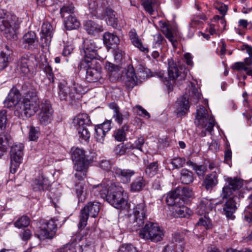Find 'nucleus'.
I'll return each instance as SVG.
<instances>
[{
  "label": "nucleus",
  "mask_w": 252,
  "mask_h": 252,
  "mask_svg": "<svg viewBox=\"0 0 252 252\" xmlns=\"http://www.w3.org/2000/svg\"><path fill=\"white\" fill-rule=\"evenodd\" d=\"M20 107L21 116L30 118L34 115L40 110L38 119L40 124L46 126L50 123L53 119V110L50 101L42 100L39 104L37 91L34 88H29L23 96Z\"/></svg>",
  "instance_id": "obj_1"
},
{
  "label": "nucleus",
  "mask_w": 252,
  "mask_h": 252,
  "mask_svg": "<svg viewBox=\"0 0 252 252\" xmlns=\"http://www.w3.org/2000/svg\"><path fill=\"white\" fill-rule=\"evenodd\" d=\"M21 22V20L16 15L0 9V30L4 32L7 39H14L17 37L16 32Z\"/></svg>",
  "instance_id": "obj_2"
},
{
  "label": "nucleus",
  "mask_w": 252,
  "mask_h": 252,
  "mask_svg": "<svg viewBox=\"0 0 252 252\" xmlns=\"http://www.w3.org/2000/svg\"><path fill=\"white\" fill-rule=\"evenodd\" d=\"M58 96L61 100L71 102L78 99L82 94L85 92L82 85L72 80L71 85L68 86L65 81L60 82L58 84Z\"/></svg>",
  "instance_id": "obj_3"
},
{
  "label": "nucleus",
  "mask_w": 252,
  "mask_h": 252,
  "mask_svg": "<svg viewBox=\"0 0 252 252\" xmlns=\"http://www.w3.org/2000/svg\"><path fill=\"white\" fill-rule=\"evenodd\" d=\"M133 205L132 214L133 221L132 223V231H137L143 225L148 214L147 206L143 197L136 196L132 200Z\"/></svg>",
  "instance_id": "obj_4"
},
{
  "label": "nucleus",
  "mask_w": 252,
  "mask_h": 252,
  "mask_svg": "<svg viewBox=\"0 0 252 252\" xmlns=\"http://www.w3.org/2000/svg\"><path fill=\"white\" fill-rule=\"evenodd\" d=\"M81 66L86 68V80L89 83H95L102 78V67L96 60L81 62Z\"/></svg>",
  "instance_id": "obj_5"
},
{
  "label": "nucleus",
  "mask_w": 252,
  "mask_h": 252,
  "mask_svg": "<svg viewBox=\"0 0 252 252\" xmlns=\"http://www.w3.org/2000/svg\"><path fill=\"white\" fill-rule=\"evenodd\" d=\"M139 235L142 239L157 242L162 239L163 232L157 223L147 221L144 227L140 230Z\"/></svg>",
  "instance_id": "obj_6"
},
{
  "label": "nucleus",
  "mask_w": 252,
  "mask_h": 252,
  "mask_svg": "<svg viewBox=\"0 0 252 252\" xmlns=\"http://www.w3.org/2000/svg\"><path fill=\"white\" fill-rule=\"evenodd\" d=\"M59 219L54 218L49 220H44L42 225L35 233V235L41 240L52 239L56 235Z\"/></svg>",
  "instance_id": "obj_7"
},
{
  "label": "nucleus",
  "mask_w": 252,
  "mask_h": 252,
  "mask_svg": "<svg viewBox=\"0 0 252 252\" xmlns=\"http://www.w3.org/2000/svg\"><path fill=\"white\" fill-rule=\"evenodd\" d=\"M100 209V203L96 201H90L81 209L79 229L84 228L87 224L89 217L95 218L97 216Z\"/></svg>",
  "instance_id": "obj_8"
},
{
  "label": "nucleus",
  "mask_w": 252,
  "mask_h": 252,
  "mask_svg": "<svg viewBox=\"0 0 252 252\" xmlns=\"http://www.w3.org/2000/svg\"><path fill=\"white\" fill-rule=\"evenodd\" d=\"M195 123L200 128L207 127L209 132H211L215 125V120L213 116H209L208 111L203 106L197 109Z\"/></svg>",
  "instance_id": "obj_9"
},
{
  "label": "nucleus",
  "mask_w": 252,
  "mask_h": 252,
  "mask_svg": "<svg viewBox=\"0 0 252 252\" xmlns=\"http://www.w3.org/2000/svg\"><path fill=\"white\" fill-rule=\"evenodd\" d=\"M124 191L122 187L112 185L107 201L117 209L125 208L127 204V201L124 196Z\"/></svg>",
  "instance_id": "obj_10"
},
{
  "label": "nucleus",
  "mask_w": 252,
  "mask_h": 252,
  "mask_svg": "<svg viewBox=\"0 0 252 252\" xmlns=\"http://www.w3.org/2000/svg\"><path fill=\"white\" fill-rule=\"evenodd\" d=\"M7 117L6 112L0 113V157L3 156L9 146L10 136L6 129Z\"/></svg>",
  "instance_id": "obj_11"
},
{
  "label": "nucleus",
  "mask_w": 252,
  "mask_h": 252,
  "mask_svg": "<svg viewBox=\"0 0 252 252\" xmlns=\"http://www.w3.org/2000/svg\"><path fill=\"white\" fill-rule=\"evenodd\" d=\"M23 149L24 145L22 143L14 144L11 148L10 171L12 174L16 173L22 161Z\"/></svg>",
  "instance_id": "obj_12"
},
{
  "label": "nucleus",
  "mask_w": 252,
  "mask_h": 252,
  "mask_svg": "<svg viewBox=\"0 0 252 252\" xmlns=\"http://www.w3.org/2000/svg\"><path fill=\"white\" fill-rule=\"evenodd\" d=\"M37 61L33 54L23 55L18 61L17 69L24 74H27L33 70L37 66Z\"/></svg>",
  "instance_id": "obj_13"
},
{
  "label": "nucleus",
  "mask_w": 252,
  "mask_h": 252,
  "mask_svg": "<svg viewBox=\"0 0 252 252\" xmlns=\"http://www.w3.org/2000/svg\"><path fill=\"white\" fill-rule=\"evenodd\" d=\"M226 181L221 194L223 200L232 195L233 191L239 190L243 186V180L237 177H228Z\"/></svg>",
  "instance_id": "obj_14"
},
{
  "label": "nucleus",
  "mask_w": 252,
  "mask_h": 252,
  "mask_svg": "<svg viewBox=\"0 0 252 252\" xmlns=\"http://www.w3.org/2000/svg\"><path fill=\"white\" fill-rule=\"evenodd\" d=\"M73 169L76 171L75 178L77 181H82L87 178L88 168L92 163L91 158H87L81 160L74 161Z\"/></svg>",
  "instance_id": "obj_15"
},
{
  "label": "nucleus",
  "mask_w": 252,
  "mask_h": 252,
  "mask_svg": "<svg viewBox=\"0 0 252 252\" xmlns=\"http://www.w3.org/2000/svg\"><path fill=\"white\" fill-rule=\"evenodd\" d=\"M168 74L170 80L175 81L177 78L179 80H184L187 76V70L186 68L179 67L176 63L171 60H168Z\"/></svg>",
  "instance_id": "obj_16"
},
{
  "label": "nucleus",
  "mask_w": 252,
  "mask_h": 252,
  "mask_svg": "<svg viewBox=\"0 0 252 252\" xmlns=\"http://www.w3.org/2000/svg\"><path fill=\"white\" fill-rule=\"evenodd\" d=\"M83 48L85 54L84 59L82 61L96 60L97 51L99 47L94 40L87 38L85 39L83 43Z\"/></svg>",
  "instance_id": "obj_17"
},
{
  "label": "nucleus",
  "mask_w": 252,
  "mask_h": 252,
  "mask_svg": "<svg viewBox=\"0 0 252 252\" xmlns=\"http://www.w3.org/2000/svg\"><path fill=\"white\" fill-rule=\"evenodd\" d=\"M226 200L222 205V214L225 215L228 219L234 220L235 216L234 214L237 210L236 195L229 196L225 198Z\"/></svg>",
  "instance_id": "obj_18"
},
{
  "label": "nucleus",
  "mask_w": 252,
  "mask_h": 252,
  "mask_svg": "<svg viewBox=\"0 0 252 252\" xmlns=\"http://www.w3.org/2000/svg\"><path fill=\"white\" fill-rule=\"evenodd\" d=\"M53 27L49 22L44 23L40 32V46L43 48L48 46L52 38Z\"/></svg>",
  "instance_id": "obj_19"
},
{
  "label": "nucleus",
  "mask_w": 252,
  "mask_h": 252,
  "mask_svg": "<svg viewBox=\"0 0 252 252\" xmlns=\"http://www.w3.org/2000/svg\"><path fill=\"white\" fill-rule=\"evenodd\" d=\"M112 171L114 176L118 178L121 183L123 184L129 183L132 177L135 173L133 170L128 168L122 169L118 167H114Z\"/></svg>",
  "instance_id": "obj_20"
},
{
  "label": "nucleus",
  "mask_w": 252,
  "mask_h": 252,
  "mask_svg": "<svg viewBox=\"0 0 252 252\" xmlns=\"http://www.w3.org/2000/svg\"><path fill=\"white\" fill-rule=\"evenodd\" d=\"M25 93L23 94L22 96ZM22 97L19 91L15 86H13L4 101V106L8 108H12L19 102L21 98L23 100Z\"/></svg>",
  "instance_id": "obj_21"
},
{
  "label": "nucleus",
  "mask_w": 252,
  "mask_h": 252,
  "mask_svg": "<svg viewBox=\"0 0 252 252\" xmlns=\"http://www.w3.org/2000/svg\"><path fill=\"white\" fill-rule=\"evenodd\" d=\"M128 36L131 44L140 52L147 54L149 52L148 46L144 43L138 35L136 30L132 29L128 32Z\"/></svg>",
  "instance_id": "obj_22"
},
{
  "label": "nucleus",
  "mask_w": 252,
  "mask_h": 252,
  "mask_svg": "<svg viewBox=\"0 0 252 252\" xmlns=\"http://www.w3.org/2000/svg\"><path fill=\"white\" fill-rule=\"evenodd\" d=\"M128 36L131 44L140 52L147 54L149 52L148 46L144 43L138 35L136 30L132 29L128 32Z\"/></svg>",
  "instance_id": "obj_23"
},
{
  "label": "nucleus",
  "mask_w": 252,
  "mask_h": 252,
  "mask_svg": "<svg viewBox=\"0 0 252 252\" xmlns=\"http://www.w3.org/2000/svg\"><path fill=\"white\" fill-rule=\"evenodd\" d=\"M128 36L131 44L140 52L147 54L149 52L148 46L144 43L138 35L136 30L132 29L128 32Z\"/></svg>",
  "instance_id": "obj_24"
},
{
  "label": "nucleus",
  "mask_w": 252,
  "mask_h": 252,
  "mask_svg": "<svg viewBox=\"0 0 252 252\" xmlns=\"http://www.w3.org/2000/svg\"><path fill=\"white\" fill-rule=\"evenodd\" d=\"M215 200L208 198H203L198 205L196 213L200 216L207 215L215 207Z\"/></svg>",
  "instance_id": "obj_25"
},
{
  "label": "nucleus",
  "mask_w": 252,
  "mask_h": 252,
  "mask_svg": "<svg viewBox=\"0 0 252 252\" xmlns=\"http://www.w3.org/2000/svg\"><path fill=\"white\" fill-rule=\"evenodd\" d=\"M218 177V174L216 171L207 174L202 181V187L207 191H211L219 183Z\"/></svg>",
  "instance_id": "obj_26"
},
{
  "label": "nucleus",
  "mask_w": 252,
  "mask_h": 252,
  "mask_svg": "<svg viewBox=\"0 0 252 252\" xmlns=\"http://www.w3.org/2000/svg\"><path fill=\"white\" fill-rule=\"evenodd\" d=\"M109 108L113 110V118L115 121L119 125H121L124 121L128 120L129 114L128 112H125L124 114L120 112V109L118 104L115 102H112L109 104Z\"/></svg>",
  "instance_id": "obj_27"
},
{
  "label": "nucleus",
  "mask_w": 252,
  "mask_h": 252,
  "mask_svg": "<svg viewBox=\"0 0 252 252\" xmlns=\"http://www.w3.org/2000/svg\"><path fill=\"white\" fill-rule=\"evenodd\" d=\"M50 186L48 180L44 177L43 175L35 178L32 183V189L35 192L47 190Z\"/></svg>",
  "instance_id": "obj_28"
},
{
  "label": "nucleus",
  "mask_w": 252,
  "mask_h": 252,
  "mask_svg": "<svg viewBox=\"0 0 252 252\" xmlns=\"http://www.w3.org/2000/svg\"><path fill=\"white\" fill-rule=\"evenodd\" d=\"M83 27L89 34L92 35H95L103 31L102 25L91 20L86 21L84 23Z\"/></svg>",
  "instance_id": "obj_29"
},
{
  "label": "nucleus",
  "mask_w": 252,
  "mask_h": 252,
  "mask_svg": "<svg viewBox=\"0 0 252 252\" xmlns=\"http://www.w3.org/2000/svg\"><path fill=\"white\" fill-rule=\"evenodd\" d=\"M161 31L165 37L172 43L173 46L177 42L175 38L176 30L166 23H162L160 26Z\"/></svg>",
  "instance_id": "obj_30"
},
{
  "label": "nucleus",
  "mask_w": 252,
  "mask_h": 252,
  "mask_svg": "<svg viewBox=\"0 0 252 252\" xmlns=\"http://www.w3.org/2000/svg\"><path fill=\"white\" fill-rule=\"evenodd\" d=\"M103 40L104 45L107 48L117 47L120 43L119 37L114 33L105 32L103 34Z\"/></svg>",
  "instance_id": "obj_31"
},
{
  "label": "nucleus",
  "mask_w": 252,
  "mask_h": 252,
  "mask_svg": "<svg viewBox=\"0 0 252 252\" xmlns=\"http://www.w3.org/2000/svg\"><path fill=\"white\" fill-rule=\"evenodd\" d=\"M22 40L23 44L28 45L29 49L36 48L37 46L38 39L34 32L30 31L25 33Z\"/></svg>",
  "instance_id": "obj_32"
},
{
  "label": "nucleus",
  "mask_w": 252,
  "mask_h": 252,
  "mask_svg": "<svg viewBox=\"0 0 252 252\" xmlns=\"http://www.w3.org/2000/svg\"><path fill=\"white\" fill-rule=\"evenodd\" d=\"M105 68L108 71L110 76H113L116 79L121 77L124 71L123 68L109 62L105 63Z\"/></svg>",
  "instance_id": "obj_33"
},
{
  "label": "nucleus",
  "mask_w": 252,
  "mask_h": 252,
  "mask_svg": "<svg viewBox=\"0 0 252 252\" xmlns=\"http://www.w3.org/2000/svg\"><path fill=\"white\" fill-rule=\"evenodd\" d=\"M137 78L132 66H128L126 72L125 84L126 87L132 89L136 84Z\"/></svg>",
  "instance_id": "obj_34"
},
{
  "label": "nucleus",
  "mask_w": 252,
  "mask_h": 252,
  "mask_svg": "<svg viewBox=\"0 0 252 252\" xmlns=\"http://www.w3.org/2000/svg\"><path fill=\"white\" fill-rule=\"evenodd\" d=\"M174 213L176 217L179 218H188L192 214L191 211L182 202H180L174 206Z\"/></svg>",
  "instance_id": "obj_35"
},
{
  "label": "nucleus",
  "mask_w": 252,
  "mask_h": 252,
  "mask_svg": "<svg viewBox=\"0 0 252 252\" xmlns=\"http://www.w3.org/2000/svg\"><path fill=\"white\" fill-rule=\"evenodd\" d=\"M74 126L77 127H87L92 125V122L89 115L86 113L78 115L73 121Z\"/></svg>",
  "instance_id": "obj_36"
},
{
  "label": "nucleus",
  "mask_w": 252,
  "mask_h": 252,
  "mask_svg": "<svg viewBox=\"0 0 252 252\" xmlns=\"http://www.w3.org/2000/svg\"><path fill=\"white\" fill-rule=\"evenodd\" d=\"M106 21L107 24L114 28H117L119 24V20L116 17V12L110 8L105 9Z\"/></svg>",
  "instance_id": "obj_37"
},
{
  "label": "nucleus",
  "mask_w": 252,
  "mask_h": 252,
  "mask_svg": "<svg viewBox=\"0 0 252 252\" xmlns=\"http://www.w3.org/2000/svg\"><path fill=\"white\" fill-rule=\"evenodd\" d=\"M64 25L67 30H72L78 28L80 23L74 15H70L64 20Z\"/></svg>",
  "instance_id": "obj_38"
},
{
  "label": "nucleus",
  "mask_w": 252,
  "mask_h": 252,
  "mask_svg": "<svg viewBox=\"0 0 252 252\" xmlns=\"http://www.w3.org/2000/svg\"><path fill=\"white\" fill-rule=\"evenodd\" d=\"M146 182L143 177H136L130 184V191L132 192H139L145 187Z\"/></svg>",
  "instance_id": "obj_39"
},
{
  "label": "nucleus",
  "mask_w": 252,
  "mask_h": 252,
  "mask_svg": "<svg viewBox=\"0 0 252 252\" xmlns=\"http://www.w3.org/2000/svg\"><path fill=\"white\" fill-rule=\"evenodd\" d=\"M45 63V64H41L40 67L45 73L46 77L49 80V83L54 84L56 79L55 71L53 70L52 66L47 62Z\"/></svg>",
  "instance_id": "obj_40"
},
{
  "label": "nucleus",
  "mask_w": 252,
  "mask_h": 252,
  "mask_svg": "<svg viewBox=\"0 0 252 252\" xmlns=\"http://www.w3.org/2000/svg\"><path fill=\"white\" fill-rule=\"evenodd\" d=\"M180 181L186 185L192 183L194 181L193 172L186 168L182 169L180 172Z\"/></svg>",
  "instance_id": "obj_41"
},
{
  "label": "nucleus",
  "mask_w": 252,
  "mask_h": 252,
  "mask_svg": "<svg viewBox=\"0 0 252 252\" xmlns=\"http://www.w3.org/2000/svg\"><path fill=\"white\" fill-rule=\"evenodd\" d=\"M141 2L147 12L151 15L155 14L158 7L157 0H141Z\"/></svg>",
  "instance_id": "obj_42"
},
{
  "label": "nucleus",
  "mask_w": 252,
  "mask_h": 252,
  "mask_svg": "<svg viewBox=\"0 0 252 252\" xmlns=\"http://www.w3.org/2000/svg\"><path fill=\"white\" fill-rule=\"evenodd\" d=\"M189 108V99L185 95L178 100V113L181 115H186Z\"/></svg>",
  "instance_id": "obj_43"
},
{
  "label": "nucleus",
  "mask_w": 252,
  "mask_h": 252,
  "mask_svg": "<svg viewBox=\"0 0 252 252\" xmlns=\"http://www.w3.org/2000/svg\"><path fill=\"white\" fill-rule=\"evenodd\" d=\"M179 191L176 189L169 192L166 196V202L169 206H174L180 202Z\"/></svg>",
  "instance_id": "obj_44"
},
{
  "label": "nucleus",
  "mask_w": 252,
  "mask_h": 252,
  "mask_svg": "<svg viewBox=\"0 0 252 252\" xmlns=\"http://www.w3.org/2000/svg\"><path fill=\"white\" fill-rule=\"evenodd\" d=\"M77 131L79 140L81 142H88L89 141L91 133L87 127H77Z\"/></svg>",
  "instance_id": "obj_45"
},
{
  "label": "nucleus",
  "mask_w": 252,
  "mask_h": 252,
  "mask_svg": "<svg viewBox=\"0 0 252 252\" xmlns=\"http://www.w3.org/2000/svg\"><path fill=\"white\" fill-rule=\"evenodd\" d=\"M158 171V161L152 162L148 164L145 168V172L146 174L152 177L156 175Z\"/></svg>",
  "instance_id": "obj_46"
},
{
  "label": "nucleus",
  "mask_w": 252,
  "mask_h": 252,
  "mask_svg": "<svg viewBox=\"0 0 252 252\" xmlns=\"http://www.w3.org/2000/svg\"><path fill=\"white\" fill-rule=\"evenodd\" d=\"M249 205L244 212V219L245 221L252 222V194L248 197Z\"/></svg>",
  "instance_id": "obj_47"
},
{
  "label": "nucleus",
  "mask_w": 252,
  "mask_h": 252,
  "mask_svg": "<svg viewBox=\"0 0 252 252\" xmlns=\"http://www.w3.org/2000/svg\"><path fill=\"white\" fill-rule=\"evenodd\" d=\"M196 225L203 227L206 229H209L212 227V223L211 219L207 215L200 216Z\"/></svg>",
  "instance_id": "obj_48"
},
{
  "label": "nucleus",
  "mask_w": 252,
  "mask_h": 252,
  "mask_svg": "<svg viewBox=\"0 0 252 252\" xmlns=\"http://www.w3.org/2000/svg\"><path fill=\"white\" fill-rule=\"evenodd\" d=\"M177 190L179 191L180 199L183 202L187 201L192 195V190L188 188H179L177 189Z\"/></svg>",
  "instance_id": "obj_49"
},
{
  "label": "nucleus",
  "mask_w": 252,
  "mask_h": 252,
  "mask_svg": "<svg viewBox=\"0 0 252 252\" xmlns=\"http://www.w3.org/2000/svg\"><path fill=\"white\" fill-rule=\"evenodd\" d=\"M184 235L183 233H175L173 235L172 242L175 244L176 247L181 246L183 248V251L185 248Z\"/></svg>",
  "instance_id": "obj_50"
},
{
  "label": "nucleus",
  "mask_w": 252,
  "mask_h": 252,
  "mask_svg": "<svg viewBox=\"0 0 252 252\" xmlns=\"http://www.w3.org/2000/svg\"><path fill=\"white\" fill-rule=\"evenodd\" d=\"M75 192L77 197L79 201L83 202L85 200L86 197L84 193V184L83 183L79 182L75 184Z\"/></svg>",
  "instance_id": "obj_51"
},
{
  "label": "nucleus",
  "mask_w": 252,
  "mask_h": 252,
  "mask_svg": "<svg viewBox=\"0 0 252 252\" xmlns=\"http://www.w3.org/2000/svg\"><path fill=\"white\" fill-rule=\"evenodd\" d=\"M30 223V219L29 217L24 215L19 218L14 223L15 227L21 228L22 227H27Z\"/></svg>",
  "instance_id": "obj_52"
},
{
  "label": "nucleus",
  "mask_w": 252,
  "mask_h": 252,
  "mask_svg": "<svg viewBox=\"0 0 252 252\" xmlns=\"http://www.w3.org/2000/svg\"><path fill=\"white\" fill-rule=\"evenodd\" d=\"M128 126L125 125L122 128L118 129L115 135V139L120 142L125 141L126 139V131L128 130Z\"/></svg>",
  "instance_id": "obj_53"
},
{
  "label": "nucleus",
  "mask_w": 252,
  "mask_h": 252,
  "mask_svg": "<svg viewBox=\"0 0 252 252\" xmlns=\"http://www.w3.org/2000/svg\"><path fill=\"white\" fill-rule=\"evenodd\" d=\"M106 134L104 129L101 128L99 125L95 126V138L96 141L100 143H103Z\"/></svg>",
  "instance_id": "obj_54"
},
{
  "label": "nucleus",
  "mask_w": 252,
  "mask_h": 252,
  "mask_svg": "<svg viewBox=\"0 0 252 252\" xmlns=\"http://www.w3.org/2000/svg\"><path fill=\"white\" fill-rule=\"evenodd\" d=\"M71 157L73 161L89 158L86 157L84 150L78 148L73 152Z\"/></svg>",
  "instance_id": "obj_55"
},
{
  "label": "nucleus",
  "mask_w": 252,
  "mask_h": 252,
  "mask_svg": "<svg viewBox=\"0 0 252 252\" xmlns=\"http://www.w3.org/2000/svg\"><path fill=\"white\" fill-rule=\"evenodd\" d=\"M74 12V7L72 4L64 5L60 9V14L62 18H64L67 15H73Z\"/></svg>",
  "instance_id": "obj_56"
},
{
  "label": "nucleus",
  "mask_w": 252,
  "mask_h": 252,
  "mask_svg": "<svg viewBox=\"0 0 252 252\" xmlns=\"http://www.w3.org/2000/svg\"><path fill=\"white\" fill-rule=\"evenodd\" d=\"M189 95L190 97L191 100L194 103H197L200 97L201 94L198 89L193 85L192 84L189 92Z\"/></svg>",
  "instance_id": "obj_57"
},
{
  "label": "nucleus",
  "mask_w": 252,
  "mask_h": 252,
  "mask_svg": "<svg viewBox=\"0 0 252 252\" xmlns=\"http://www.w3.org/2000/svg\"><path fill=\"white\" fill-rule=\"evenodd\" d=\"M185 162L186 159L185 158L175 157L172 159L171 163L173 166V169H174L183 167Z\"/></svg>",
  "instance_id": "obj_58"
},
{
  "label": "nucleus",
  "mask_w": 252,
  "mask_h": 252,
  "mask_svg": "<svg viewBox=\"0 0 252 252\" xmlns=\"http://www.w3.org/2000/svg\"><path fill=\"white\" fill-rule=\"evenodd\" d=\"M133 112L138 115L149 119L151 117L150 114L140 105H136L133 108Z\"/></svg>",
  "instance_id": "obj_59"
},
{
  "label": "nucleus",
  "mask_w": 252,
  "mask_h": 252,
  "mask_svg": "<svg viewBox=\"0 0 252 252\" xmlns=\"http://www.w3.org/2000/svg\"><path fill=\"white\" fill-rule=\"evenodd\" d=\"M39 134V128L38 127H30L29 132V138L31 141L36 140L38 138Z\"/></svg>",
  "instance_id": "obj_60"
},
{
  "label": "nucleus",
  "mask_w": 252,
  "mask_h": 252,
  "mask_svg": "<svg viewBox=\"0 0 252 252\" xmlns=\"http://www.w3.org/2000/svg\"><path fill=\"white\" fill-rule=\"evenodd\" d=\"M9 57L6 53L1 52L0 54V69L5 68L9 64Z\"/></svg>",
  "instance_id": "obj_61"
},
{
  "label": "nucleus",
  "mask_w": 252,
  "mask_h": 252,
  "mask_svg": "<svg viewBox=\"0 0 252 252\" xmlns=\"http://www.w3.org/2000/svg\"><path fill=\"white\" fill-rule=\"evenodd\" d=\"M162 252H183V251L181 246L176 247L174 243H170L164 247Z\"/></svg>",
  "instance_id": "obj_62"
},
{
  "label": "nucleus",
  "mask_w": 252,
  "mask_h": 252,
  "mask_svg": "<svg viewBox=\"0 0 252 252\" xmlns=\"http://www.w3.org/2000/svg\"><path fill=\"white\" fill-rule=\"evenodd\" d=\"M20 237L21 239L24 242L29 241L32 236V232L31 229L29 228L24 229L19 234Z\"/></svg>",
  "instance_id": "obj_63"
},
{
  "label": "nucleus",
  "mask_w": 252,
  "mask_h": 252,
  "mask_svg": "<svg viewBox=\"0 0 252 252\" xmlns=\"http://www.w3.org/2000/svg\"><path fill=\"white\" fill-rule=\"evenodd\" d=\"M113 151L117 156H121L124 155L126 152L125 145L123 143H121L117 145L114 148Z\"/></svg>",
  "instance_id": "obj_64"
}]
</instances>
